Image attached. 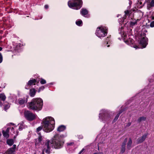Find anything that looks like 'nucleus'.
Segmentation results:
<instances>
[{
    "mask_svg": "<svg viewBox=\"0 0 154 154\" xmlns=\"http://www.w3.org/2000/svg\"><path fill=\"white\" fill-rule=\"evenodd\" d=\"M3 135V136L6 138L8 137H9V134L8 133L5 131V130H3L2 132Z\"/></svg>",
    "mask_w": 154,
    "mask_h": 154,
    "instance_id": "nucleus-26",
    "label": "nucleus"
},
{
    "mask_svg": "<svg viewBox=\"0 0 154 154\" xmlns=\"http://www.w3.org/2000/svg\"><path fill=\"white\" fill-rule=\"evenodd\" d=\"M125 15L122 18L123 22H124L125 20L126 19L127 16H130V14L131 13V11H129V10H127L125 11Z\"/></svg>",
    "mask_w": 154,
    "mask_h": 154,
    "instance_id": "nucleus-17",
    "label": "nucleus"
},
{
    "mask_svg": "<svg viewBox=\"0 0 154 154\" xmlns=\"http://www.w3.org/2000/svg\"><path fill=\"white\" fill-rule=\"evenodd\" d=\"M18 131H16V133H17V134H18Z\"/></svg>",
    "mask_w": 154,
    "mask_h": 154,
    "instance_id": "nucleus-52",
    "label": "nucleus"
},
{
    "mask_svg": "<svg viewBox=\"0 0 154 154\" xmlns=\"http://www.w3.org/2000/svg\"><path fill=\"white\" fill-rule=\"evenodd\" d=\"M131 125V122H129V123H128L126 125V126L127 127H129V126H130Z\"/></svg>",
    "mask_w": 154,
    "mask_h": 154,
    "instance_id": "nucleus-45",
    "label": "nucleus"
},
{
    "mask_svg": "<svg viewBox=\"0 0 154 154\" xmlns=\"http://www.w3.org/2000/svg\"><path fill=\"white\" fill-rule=\"evenodd\" d=\"M64 137L63 135L60 136L56 134L52 137L50 141L49 145L52 144V146L55 149H59L62 148L64 142L63 138Z\"/></svg>",
    "mask_w": 154,
    "mask_h": 154,
    "instance_id": "nucleus-2",
    "label": "nucleus"
},
{
    "mask_svg": "<svg viewBox=\"0 0 154 154\" xmlns=\"http://www.w3.org/2000/svg\"><path fill=\"white\" fill-rule=\"evenodd\" d=\"M44 87L43 86L40 87L38 90V92H39L43 90L44 89Z\"/></svg>",
    "mask_w": 154,
    "mask_h": 154,
    "instance_id": "nucleus-33",
    "label": "nucleus"
},
{
    "mask_svg": "<svg viewBox=\"0 0 154 154\" xmlns=\"http://www.w3.org/2000/svg\"><path fill=\"white\" fill-rule=\"evenodd\" d=\"M42 127H39L36 129V132L39 134L38 137L35 139V144L39 146L40 144L43 145L44 143L43 137L42 136L39 132L42 129L43 131L46 132L51 131L54 128L55 121L54 119L51 117H47L43 119Z\"/></svg>",
    "mask_w": 154,
    "mask_h": 154,
    "instance_id": "nucleus-1",
    "label": "nucleus"
},
{
    "mask_svg": "<svg viewBox=\"0 0 154 154\" xmlns=\"http://www.w3.org/2000/svg\"><path fill=\"white\" fill-rule=\"evenodd\" d=\"M149 18L152 20H154V13L150 16Z\"/></svg>",
    "mask_w": 154,
    "mask_h": 154,
    "instance_id": "nucleus-35",
    "label": "nucleus"
},
{
    "mask_svg": "<svg viewBox=\"0 0 154 154\" xmlns=\"http://www.w3.org/2000/svg\"><path fill=\"white\" fill-rule=\"evenodd\" d=\"M109 45H108L107 46V47H109Z\"/></svg>",
    "mask_w": 154,
    "mask_h": 154,
    "instance_id": "nucleus-54",
    "label": "nucleus"
},
{
    "mask_svg": "<svg viewBox=\"0 0 154 154\" xmlns=\"http://www.w3.org/2000/svg\"><path fill=\"white\" fill-rule=\"evenodd\" d=\"M131 4H132V2H129V4L130 5H131Z\"/></svg>",
    "mask_w": 154,
    "mask_h": 154,
    "instance_id": "nucleus-49",
    "label": "nucleus"
},
{
    "mask_svg": "<svg viewBox=\"0 0 154 154\" xmlns=\"http://www.w3.org/2000/svg\"><path fill=\"white\" fill-rule=\"evenodd\" d=\"M123 29V28L122 26L120 28H119V31H120V32H119V33H121L122 32V30Z\"/></svg>",
    "mask_w": 154,
    "mask_h": 154,
    "instance_id": "nucleus-40",
    "label": "nucleus"
},
{
    "mask_svg": "<svg viewBox=\"0 0 154 154\" xmlns=\"http://www.w3.org/2000/svg\"><path fill=\"white\" fill-rule=\"evenodd\" d=\"M36 91L34 88L30 90V95L32 97L34 96L35 94Z\"/></svg>",
    "mask_w": 154,
    "mask_h": 154,
    "instance_id": "nucleus-21",
    "label": "nucleus"
},
{
    "mask_svg": "<svg viewBox=\"0 0 154 154\" xmlns=\"http://www.w3.org/2000/svg\"><path fill=\"white\" fill-rule=\"evenodd\" d=\"M137 4L139 5H142V2L141 1H138V2H137Z\"/></svg>",
    "mask_w": 154,
    "mask_h": 154,
    "instance_id": "nucleus-39",
    "label": "nucleus"
},
{
    "mask_svg": "<svg viewBox=\"0 0 154 154\" xmlns=\"http://www.w3.org/2000/svg\"><path fill=\"white\" fill-rule=\"evenodd\" d=\"M82 0H72L68 2L69 7L72 9L78 10L82 6Z\"/></svg>",
    "mask_w": 154,
    "mask_h": 154,
    "instance_id": "nucleus-5",
    "label": "nucleus"
},
{
    "mask_svg": "<svg viewBox=\"0 0 154 154\" xmlns=\"http://www.w3.org/2000/svg\"><path fill=\"white\" fill-rule=\"evenodd\" d=\"M15 151L12 148H10L8 151L6 152L8 153V154H14V152Z\"/></svg>",
    "mask_w": 154,
    "mask_h": 154,
    "instance_id": "nucleus-24",
    "label": "nucleus"
},
{
    "mask_svg": "<svg viewBox=\"0 0 154 154\" xmlns=\"http://www.w3.org/2000/svg\"><path fill=\"white\" fill-rule=\"evenodd\" d=\"M3 60V57L1 53H0V63H1Z\"/></svg>",
    "mask_w": 154,
    "mask_h": 154,
    "instance_id": "nucleus-32",
    "label": "nucleus"
},
{
    "mask_svg": "<svg viewBox=\"0 0 154 154\" xmlns=\"http://www.w3.org/2000/svg\"><path fill=\"white\" fill-rule=\"evenodd\" d=\"M150 5L151 7L154 6V0H152L150 2Z\"/></svg>",
    "mask_w": 154,
    "mask_h": 154,
    "instance_id": "nucleus-31",
    "label": "nucleus"
},
{
    "mask_svg": "<svg viewBox=\"0 0 154 154\" xmlns=\"http://www.w3.org/2000/svg\"><path fill=\"white\" fill-rule=\"evenodd\" d=\"M2 105L4 106V109L5 110L8 109L10 106L9 104L6 102H4Z\"/></svg>",
    "mask_w": 154,
    "mask_h": 154,
    "instance_id": "nucleus-23",
    "label": "nucleus"
},
{
    "mask_svg": "<svg viewBox=\"0 0 154 154\" xmlns=\"http://www.w3.org/2000/svg\"><path fill=\"white\" fill-rule=\"evenodd\" d=\"M148 0H145V2H144V3L143 4V5H144V4H145V3L146 2H147V1H148Z\"/></svg>",
    "mask_w": 154,
    "mask_h": 154,
    "instance_id": "nucleus-51",
    "label": "nucleus"
},
{
    "mask_svg": "<svg viewBox=\"0 0 154 154\" xmlns=\"http://www.w3.org/2000/svg\"><path fill=\"white\" fill-rule=\"evenodd\" d=\"M124 111V110L123 109H121V110H120L119 111V112L118 114H119V115H120L121 113H122Z\"/></svg>",
    "mask_w": 154,
    "mask_h": 154,
    "instance_id": "nucleus-44",
    "label": "nucleus"
},
{
    "mask_svg": "<svg viewBox=\"0 0 154 154\" xmlns=\"http://www.w3.org/2000/svg\"><path fill=\"white\" fill-rule=\"evenodd\" d=\"M80 12L82 16L85 17V15L88 14V11L86 9L83 8L81 9Z\"/></svg>",
    "mask_w": 154,
    "mask_h": 154,
    "instance_id": "nucleus-16",
    "label": "nucleus"
},
{
    "mask_svg": "<svg viewBox=\"0 0 154 154\" xmlns=\"http://www.w3.org/2000/svg\"><path fill=\"white\" fill-rule=\"evenodd\" d=\"M127 35H125L124 36V41L127 44H129V42H130L131 43H133V39H128V38L127 37Z\"/></svg>",
    "mask_w": 154,
    "mask_h": 154,
    "instance_id": "nucleus-15",
    "label": "nucleus"
},
{
    "mask_svg": "<svg viewBox=\"0 0 154 154\" xmlns=\"http://www.w3.org/2000/svg\"><path fill=\"white\" fill-rule=\"evenodd\" d=\"M27 102V97L23 98H20L18 100V103L20 105H23L24 106L25 104Z\"/></svg>",
    "mask_w": 154,
    "mask_h": 154,
    "instance_id": "nucleus-10",
    "label": "nucleus"
},
{
    "mask_svg": "<svg viewBox=\"0 0 154 154\" xmlns=\"http://www.w3.org/2000/svg\"><path fill=\"white\" fill-rule=\"evenodd\" d=\"M30 85H29L28 83L27 85L25 86V88L26 89H29L30 88L29 86Z\"/></svg>",
    "mask_w": 154,
    "mask_h": 154,
    "instance_id": "nucleus-36",
    "label": "nucleus"
},
{
    "mask_svg": "<svg viewBox=\"0 0 154 154\" xmlns=\"http://www.w3.org/2000/svg\"><path fill=\"white\" fill-rule=\"evenodd\" d=\"M45 8V9H47L48 8V5H45L44 6Z\"/></svg>",
    "mask_w": 154,
    "mask_h": 154,
    "instance_id": "nucleus-46",
    "label": "nucleus"
},
{
    "mask_svg": "<svg viewBox=\"0 0 154 154\" xmlns=\"http://www.w3.org/2000/svg\"><path fill=\"white\" fill-rule=\"evenodd\" d=\"M111 119L109 111L105 109L100 111L99 114V119L100 122L105 123L110 121Z\"/></svg>",
    "mask_w": 154,
    "mask_h": 154,
    "instance_id": "nucleus-4",
    "label": "nucleus"
},
{
    "mask_svg": "<svg viewBox=\"0 0 154 154\" xmlns=\"http://www.w3.org/2000/svg\"><path fill=\"white\" fill-rule=\"evenodd\" d=\"M43 105V100L42 99L35 98L28 103L27 106L30 109L39 111L42 109Z\"/></svg>",
    "mask_w": 154,
    "mask_h": 154,
    "instance_id": "nucleus-3",
    "label": "nucleus"
},
{
    "mask_svg": "<svg viewBox=\"0 0 154 154\" xmlns=\"http://www.w3.org/2000/svg\"><path fill=\"white\" fill-rule=\"evenodd\" d=\"M16 145L15 144H14L12 147L10 148H12L15 151L16 148Z\"/></svg>",
    "mask_w": 154,
    "mask_h": 154,
    "instance_id": "nucleus-38",
    "label": "nucleus"
},
{
    "mask_svg": "<svg viewBox=\"0 0 154 154\" xmlns=\"http://www.w3.org/2000/svg\"><path fill=\"white\" fill-rule=\"evenodd\" d=\"M137 21L136 20L134 21H131L130 23V25L131 27H132L135 24H137Z\"/></svg>",
    "mask_w": 154,
    "mask_h": 154,
    "instance_id": "nucleus-27",
    "label": "nucleus"
},
{
    "mask_svg": "<svg viewBox=\"0 0 154 154\" xmlns=\"http://www.w3.org/2000/svg\"><path fill=\"white\" fill-rule=\"evenodd\" d=\"M132 140L131 138H129V140L127 144V148L129 150L131 148Z\"/></svg>",
    "mask_w": 154,
    "mask_h": 154,
    "instance_id": "nucleus-20",
    "label": "nucleus"
},
{
    "mask_svg": "<svg viewBox=\"0 0 154 154\" xmlns=\"http://www.w3.org/2000/svg\"><path fill=\"white\" fill-rule=\"evenodd\" d=\"M146 119V118L142 116L141 117H140L137 120V121L138 122H140L142 121H144Z\"/></svg>",
    "mask_w": 154,
    "mask_h": 154,
    "instance_id": "nucleus-25",
    "label": "nucleus"
},
{
    "mask_svg": "<svg viewBox=\"0 0 154 154\" xmlns=\"http://www.w3.org/2000/svg\"><path fill=\"white\" fill-rule=\"evenodd\" d=\"M148 39L146 37H143L140 42V44L142 47L141 48H145L148 44Z\"/></svg>",
    "mask_w": 154,
    "mask_h": 154,
    "instance_id": "nucleus-9",
    "label": "nucleus"
},
{
    "mask_svg": "<svg viewBox=\"0 0 154 154\" xmlns=\"http://www.w3.org/2000/svg\"><path fill=\"white\" fill-rule=\"evenodd\" d=\"M40 83L41 84H44L46 83V81L45 79H41V81H40Z\"/></svg>",
    "mask_w": 154,
    "mask_h": 154,
    "instance_id": "nucleus-30",
    "label": "nucleus"
},
{
    "mask_svg": "<svg viewBox=\"0 0 154 154\" xmlns=\"http://www.w3.org/2000/svg\"><path fill=\"white\" fill-rule=\"evenodd\" d=\"M93 154H103V152H95Z\"/></svg>",
    "mask_w": 154,
    "mask_h": 154,
    "instance_id": "nucleus-41",
    "label": "nucleus"
},
{
    "mask_svg": "<svg viewBox=\"0 0 154 154\" xmlns=\"http://www.w3.org/2000/svg\"><path fill=\"white\" fill-rule=\"evenodd\" d=\"M24 123L23 122H21L18 125L19 126V130L20 131H21L23 130L24 128H25L26 126L24 125Z\"/></svg>",
    "mask_w": 154,
    "mask_h": 154,
    "instance_id": "nucleus-19",
    "label": "nucleus"
},
{
    "mask_svg": "<svg viewBox=\"0 0 154 154\" xmlns=\"http://www.w3.org/2000/svg\"><path fill=\"white\" fill-rule=\"evenodd\" d=\"M150 26L151 27H154V21H152L150 23Z\"/></svg>",
    "mask_w": 154,
    "mask_h": 154,
    "instance_id": "nucleus-34",
    "label": "nucleus"
},
{
    "mask_svg": "<svg viewBox=\"0 0 154 154\" xmlns=\"http://www.w3.org/2000/svg\"><path fill=\"white\" fill-rule=\"evenodd\" d=\"M98 150H99V147L98 146Z\"/></svg>",
    "mask_w": 154,
    "mask_h": 154,
    "instance_id": "nucleus-55",
    "label": "nucleus"
},
{
    "mask_svg": "<svg viewBox=\"0 0 154 154\" xmlns=\"http://www.w3.org/2000/svg\"><path fill=\"white\" fill-rule=\"evenodd\" d=\"M39 80L37 79H33L31 78V79L29 81L28 83L29 85H35V83H38L39 82Z\"/></svg>",
    "mask_w": 154,
    "mask_h": 154,
    "instance_id": "nucleus-13",
    "label": "nucleus"
},
{
    "mask_svg": "<svg viewBox=\"0 0 154 154\" xmlns=\"http://www.w3.org/2000/svg\"><path fill=\"white\" fill-rule=\"evenodd\" d=\"M127 138H126L125 139L124 142L122 144L121 150V152L122 153H123L125 152V146L126 145V143L127 142Z\"/></svg>",
    "mask_w": 154,
    "mask_h": 154,
    "instance_id": "nucleus-14",
    "label": "nucleus"
},
{
    "mask_svg": "<svg viewBox=\"0 0 154 154\" xmlns=\"http://www.w3.org/2000/svg\"><path fill=\"white\" fill-rule=\"evenodd\" d=\"M76 24L79 26H81L82 23V21L81 20H78L76 21Z\"/></svg>",
    "mask_w": 154,
    "mask_h": 154,
    "instance_id": "nucleus-28",
    "label": "nucleus"
},
{
    "mask_svg": "<svg viewBox=\"0 0 154 154\" xmlns=\"http://www.w3.org/2000/svg\"><path fill=\"white\" fill-rule=\"evenodd\" d=\"M109 37H107V38L106 39V42H107V44H108V42L109 40Z\"/></svg>",
    "mask_w": 154,
    "mask_h": 154,
    "instance_id": "nucleus-42",
    "label": "nucleus"
},
{
    "mask_svg": "<svg viewBox=\"0 0 154 154\" xmlns=\"http://www.w3.org/2000/svg\"><path fill=\"white\" fill-rule=\"evenodd\" d=\"M66 129V127L64 125H61L59 126L57 129V131L59 132L63 131Z\"/></svg>",
    "mask_w": 154,
    "mask_h": 154,
    "instance_id": "nucleus-18",
    "label": "nucleus"
},
{
    "mask_svg": "<svg viewBox=\"0 0 154 154\" xmlns=\"http://www.w3.org/2000/svg\"><path fill=\"white\" fill-rule=\"evenodd\" d=\"M50 141L49 140H46L45 143L44 145V148L42 150V152L41 154H44V152L48 154L50 152V147L49 146Z\"/></svg>",
    "mask_w": 154,
    "mask_h": 154,
    "instance_id": "nucleus-8",
    "label": "nucleus"
},
{
    "mask_svg": "<svg viewBox=\"0 0 154 154\" xmlns=\"http://www.w3.org/2000/svg\"><path fill=\"white\" fill-rule=\"evenodd\" d=\"M42 16H41V17H40V19H42Z\"/></svg>",
    "mask_w": 154,
    "mask_h": 154,
    "instance_id": "nucleus-53",
    "label": "nucleus"
},
{
    "mask_svg": "<svg viewBox=\"0 0 154 154\" xmlns=\"http://www.w3.org/2000/svg\"><path fill=\"white\" fill-rule=\"evenodd\" d=\"M108 28L103 26H101L97 28L95 34L100 38L105 37L107 35Z\"/></svg>",
    "mask_w": 154,
    "mask_h": 154,
    "instance_id": "nucleus-6",
    "label": "nucleus"
},
{
    "mask_svg": "<svg viewBox=\"0 0 154 154\" xmlns=\"http://www.w3.org/2000/svg\"><path fill=\"white\" fill-rule=\"evenodd\" d=\"M73 144L74 143L73 142L68 143H67V146H72L73 145Z\"/></svg>",
    "mask_w": 154,
    "mask_h": 154,
    "instance_id": "nucleus-37",
    "label": "nucleus"
},
{
    "mask_svg": "<svg viewBox=\"0 0 154 154\" xmlns=\"http://www.w3.org/2000/svg\"><path fill=\"white\" fill-rule=\"evenodd\" d=\"M2 48L1 47H0V51H2Z\"/></svg>",
    "mask_w": 154,
    "mask_h": 154,
    "instance_id": "nucleus-50",
    "label": "nucleus"
},
{
    "mask_svg": "<svg viewBox=\"0 0 154 154\" xmlns=\"http://www.w3.org/2000/svg\"><path fill=\"white\" fill-rule=\"evenodd\" d=\"M148 134L146 133L145 134L141 137L139 138L137 140V143H140L143 142L146 139Z\"/></svg>",
    "mask_w": 154,
    "mask_h": 154,
    "instance_id": "nucleus-11",
    "label": "nucleus"
},
{
    "mask_svg": "<svg viewBox=\"0 0 154 154\" xmlns=\"http://www.w3.org/2000/svg\"><path fill=\"white\" fill-rule=\"evenodd\" d=\"M6 98V97L4 93L0 94V106H2L4 103Z\"/></svg>",
    "mask_w": 154,
    "mask_h": 154,
    "instance_id": "nucleus-12",
    "label": "nucleus"
},
{
    "mask_svg": "<svg viewBox=\"0 0 154 154\" xmlns=\"http://www.w3.org/2000/svg\"><path fill=\"white\" fill-rule=\"evenodd\" d=\"M119 116V114H117L115 116L114 119L113 120V122H116V120L118 119Z\"/></svg>",
    "mask_w": 154,
    "mask_h": 154,
    "instance_id": "nucleus-29",
    "label": "nucleus"
},
{
    "mask_svg": "<svg viewBox=\"0 0 154 154\" xmlns=\"http://www.w3.org/2000/svg\"><path fill=\"white\" fill-rule=\"evenodd\" d=\"M14 128H11V131H13V133H15L14 132V131H14Z\"/></svg>",
    "mask_w": 154,
    "mask_h": 154,
    "instance_id": "nucleus-48",
    "label": "nucleus"
},
{
    "mask_svg": "<svg viewBox=\"0 0 154 154\" xmlns=\"http://www.w3.org/2000/svg\"><path fill=\"white\" fill-rule=\"evenodd\" d=\"M24 115L25 118L27 120L29 121L33 120L36 117L35 115L28 110L25 111L24 112Z\"/></svg>",
    "mask_w": 154,
    "mask_h": 154,
    "instance_id": "nucleus-7",
    "label": "nucleus"
},
{
    "mask_svg": "<svg viewBox=\"0 0 154 154\" xmlns=\"http://www.w3.org/2000/svg\"><path fill=\"white\" fill-rule=\"evenodd\" d=\"M9 128H7L6 130L5 131H6V132H7L8 134L9 132Z\"/></svg>",
    "mask_w": 154,
    "mask_h": 154,
    "instance_id": "nucleus-43",
    "label": "nucleus"
},
{
    "mask_svg": "<svg viewBox=\"0 0 154 154\" xmlns=\"http://www.w3.org/2000/svg\"><path fill=\"white\" fill-rule=\"evenodd\" d=\"M7 143L8 145L11 146L14 143V140L12 139H8L7 140Z\"/></svg>",
    "mask_w": 154,
    "mask_h": 154,
    "instance_id": "nucleus-22",
    "label": "nucleus"
},
{
    "mask_svg": "<svg viewBox=\"0 0 154 154\" xmlns=\"http://www.w3.org/2000/svg\"><path fill=\"white\" fill-rule=\"evenodd\" d=\"M84 150V149H83L79 153V154H81V153L83 152Z\"/></svg>",
    "mask_w": 154,
    "mask_h": 154,
    "instance_id": "nucleus-47",
    "label": "nucleus"
}]
</instances>
